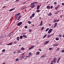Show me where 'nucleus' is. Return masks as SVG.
Here are the masks:
<instances>
[{
	"instance_id": "f257e3e1",
	"label": "nucleus",
	"mask_w": 64,
	"mask_h": 64,
	"mask_svg": "<svg viewBox=\"0 0 64 64\" xmlns=\"http://www.w3.org/2000/svg\"><path fill=\"white\" fill-rule=\"evenodd\" d=\"M6 37V35L5 34H4L1 36L0 37V38L2 39V38H4V37Z\"/></svg>"
},
{
	"instance_id": "f03ea898",
	"label": "nucleus",
	"mask_w": 64,
	"mask_h": 64,
	"mask_svg": "<svg viewBox=\"0 0 64 64\" xmlns=\"http://www.w3.org/2000/svg\"><path fill=\"white\" fill-rule=\"evenodd\" d=\"M24 57H25V56H21L19 58L20 59V60H22V59H24Z\"/></svg>"
},
{
	"instance_id": "7ed1b4c3",
	"label": "nucleus",
	"mask_w": 64,
	"mask_h": 64,
	"mask_svg": "<svg viewBox=\"0 0 64 64\" xmlns=\"http://www.w3.org/2000/svg\"><path fill=\"white\" fill-rule=\"evenodd\" d=\"M31 5L30 6V7L32 8H34L35 6V4H31Z\"/></svg>"
},
{
	"instance_id": "20e7f679",
	"label": "nucleus",
	"mask_w": 64,
	"mask_h": 64,
	"mask_svg": "<svg viewBox=\"0 0 64 64\" xmlns=\"http://www.w3.org/2000/svg\"><path fill=\"white\" fill-rule=\"evenodd\" d=\"M52 29H50V30H49L48 32V34H50L51 32H52Z\"/></svg>"
},
{
	"instance_id": "39448f33",
	"label": "nucleus",
	"mask_w": 64,
	"mask_h": 64,
	"mask_svg": "<svg viewBox=\"0 0 64 64\" xmlns=\"http://www.w3.org/2000/svg\"><path fill=\"white\" fill-rule=\"evenodd\" d=\"M22 24V22H19L17 24V26H20L21 25V24Z\"/></svg>"
},
{
	"instance_id": "423d86ee",
	"label": "nucleus",
	"mask_w": 64,
	"mask_h": 64,
	"mask_svg": "<svg viewBox=\"0 0 64 64\" xmlns=\"http://www.w3.org/2000/svg\"><path fill=\"white\" fill-rule=\"evenodd\" d=\"M12 34H13V33H12V32H10V33L9 34H8V36L10 37V36H11V35H12Z\"/></svg>"
},
{
	"instance_id": "0eeeda50",
	"label": "nucleus",
	"mask_w": 64,
	"mask_h": 64,
	"mask_svg": "<svg viewBox=\"0 0 64 64\" xmlns=\"http://www.w3.org/2000/svg\"><path fill=\"white\" fill-rule=\"evenodd\" d=\"M18 16V14H15V18H16V19L17 18Z\"/></svg>"
},
{
	"instance_id": "6e6552de",
	"label": "nucleus",
	"mask_w": 64,
	"mask_h": 64,
	"mask_svg": "<svg viewBox=\"0 0 64 64\" xmlns=\"http://www.w3.org/2000/svg\"><path fill=\"white\" fill-rule=\"evenodd\" d=\"M34 48V46H32L30 48H29L28 50H31V49H32V48Z\"/></svg>"
},
{
	"instance_id": "1a4fd4ad",
	"label": "nucleus",
	"mask_w": 64,
	"mask_h": 64,
	"mask_svg": "<svg viewBox=\"0 0 64 64\" xmlns=\"http://www.w3.org/2000/svg\"><path fill=\"white\" fill-rule=\"evenodd\" d=\"M57 22H56L54 24V27H56L57 26Z\"/></svg>"
},
{
	"instance_id": "9d476101",
	"label": "nucleus",
	"mask_w": 64,
	"mask_h": 64,
	"mask_svg": "<svg viewBox=\"0 0 64 64\" xmlns=\"http://www.w3.org/2000/svg\"><path fill=\"white\" fill-rule=\"evenodd\" d=\"M12 43L11 42L8 44H6V45H12Z\"/></svg>"
},
{
	"instance_id": "9b49d317",
	"label": "nucleus",
	"mask_w": 64,
	"mask_h": 64,
	"mask_svg": "<svg viewBox=\"0 0 64 64\" xmlns=\"http://www.w3.org/2000/svg\"><path fill=\"white\" fill-rule=\"evenodd\" d=\"M56 58H54L53 59L54 61V63H56Z\"/></svg>"
},
{
	"instance_id": "f8f14e48",
	"label": "nucleus",
	"mask_w": 64,
	"mask_h": 64,
	"mask_svg": "<svg viewBox=\"0 0 64 64\" xmlns=\"http://www.w3.org/2000/svg\"><path fill=\"white\" fill-rule=\"evenodd\" d=\"M40 54V52H37L36 53V54L37 55H39Z\"/></svg>"
},
{
	"instance_id": "ddd939ff",
	"label": "nucleus",
	"mask_w": 64,
	"mask_h": 64,
	"mask_svg": "<svg viewBox=\"0 0 64 64\" xmlns=\"http://www.w3.org/2000/svg\"><path fill=\"white\" fill-rule=\"evenodd\" d=\"M40 8V6L39 5H38L37 6V10H38L39 8Z\"/></svg>"
},
{
	"instance_id": "4468645a",
	"label": "nucleus",
	"mask_w": 64,
	"mask_h": 64,
	"mask_svg": "<svg viewBox=\"0 0 64 64\" xmlns=\"http://www.w3.org/2000/svg\"><path fill=\"white\" fill-rule=\"evenodd\" d=\"M60 60V58L58 57V59L57 62V63H58V62H59V60Z\"/></svg>"
},
{
	"instance_id": "2eb2a0df",
	"label": "nucleus",
	"mask_w": 64,
	"mask_h": 64,
	"mask_svg": "<svg viewBox=\"0 0 64 64\" xmlns=\"http://www.w3.org/2000/svg\"><path fill=\"white\" fill-rule=\"evenodd\" d=\"M15 9V8H13L10 10H9L10 12H11V11H13V10H14Z\"/></svg>"
},
{
	"instance_id": "dca6fc26",
	"label": "nucleus",
	"mask_w": 64,
	"mask_h": 64,
	"mask_svg": "<svg viewBox=\"0 0 64 64\" xmlns=\"http://www.w3.org/2000/svg\"><path fill=\"white\" fill-rule=\"evenodd\" d=\"M37 3V2H34L32 3H31L30 4H32L33 5H34V4H36V3Z\"/></svg>"
},
{
	"instance_id": "f3484780",
	"label": "nucleus",
	"mask_w": 64,
	"mask_h": 64,
	"mask_svg": "<svg viewBox=\"0 0 64 64\" xmlns=\"http://www.w3.org/2000/svg\"><path fill=\"white\" fill-rule=\"evenodd\" d=\"M26 8H27V7H24L22 8V9L21 10H24V9H26Z\"/></svg>"
},
{
	"instance_id": "a211bd4d",
	"label": "nucleus",
	"mask_w": 64,
	"mask_h": 64,
	"mask_svg": "<svg viewBox=\"0 0 64 64\" xmlns=\"http://www.w3.org/2000/svg\"><path fill=\"white\" fill-rule=\"evenodd\" d=\"M21 49L23 51L24 50H25V48H24L22 47L21 48Z\"/></svg>"
},
{
	"instance_id": "6ab92c4d",
	"label": "nucleus",
	"mask_w": 64,
	"mask_h": 64,
	"mask_svg": "<svg viewBox=\"0 0 64 64\" xmlns=\"http://www.w3.org/2000/svg\"><path fill=\"white\" fill-rule=\"evenodd\" d=\"M23 37L24 38H26L27 37V36L26 35H22Z\"/></svg>"
},
{
	"instance_id": "aec40b11",
	"label": "nucleus",
	"mask_w": 64,
	"mask_h": 64,
	"mask_svg": "<svg viewBox=\"0 0 64 64\" xmlns=\"http://www.w3.org/2000/svg\"><path fill=\"white\" fill-rule=\"evenodd\" d=\"M51 15H52V13H50L49 14H48V16H51Z\"/></svg>"
},
{
	"instance_id": "412c9836",
	"label": "nucleus",
	"mask_w": 64,
	"mask_h": 64,
	"mask_svg": "<svg viewBox=\"0 0 64 64\" xmlns=\"http://www.w3.org/2000/svg\"><path fill=\"white\" fill-rule=\"evenodd\" d=\"M50 8V6H48L46 7V8H47V9H48Z\"/></svg>"
},
{
	"instance_id": "4be33fe9",
	"label": "nucleus",
	"mask_w": 64,
	"mask_h": 64,
	"mask_svg": "<svg viewBox=\"0 0 64 64\" xmlns=\"http://www.w3.org/2000/svg\"><path fill=\"white\" fill-rule=\"evenodd\" d=\"M58 44H54L53 46H58Z\"/></svg>"
},
{
	"instance_id": "5701e85b",
	"label": "nucleus",
	"mask_w": 64,
	"mask_h": 64,
	"mask_svg": "<svg viewBox=\"0 0 64 64\" xmlns=\"http://www.w3.org/2000/svg\"><path fill=\"white\" fill-rule=\"evenodd\" d=\"M45 57V55H43V56H42L40 57V58H42H42H44V57Z\"/></svg>"
},
{
	"instance_id": "b1692460",
	"label": "nucleus",
	"mask_w": 64,
	"mask_h": 64,
	"mask_svg": "<svg viewBox=\"0 0 64 64\" xmlns=\"http://www.w3.org/2000/svg\"><path fill=\"white\" fill-rule=\"evenodd\" d=\"M34 15H35V14L34 13V14H32V16L33 17H34Z\"/></svg>"
},
{
	"instance_id": "393cba45",
	"label": "nucleus",
	"mask_w": 64,
	"mask_h": 64,
	"mask_svg": "<svg viewBox=\"0 0 64 64\" xmlns=\"http://www.w3.org/2000/svg\"><path fill=\"white\" fill-rule=\"evenodd\" d=\"M59 38H57L56 39V40H59Z\"/></svg>"
},
{
	"instance_id": "a878e982",
	"label": "nucleus",
	"mask_w": 64,
	"mask_h": 64,
	"mask_svg": "<svg viewBox=\"0 0 64 64\" xmlns=\"http://www.w3.org/2000/svg\"><path fill=\"white\" fill-rule=\"evenodd\" d=\"M28 23L29 24H30L31 23V22H30V21H28Z\"/></svg>"
},
{
	"instance_id": "bb28decb",
	"label": "nucleus",
	"mask_w": 64,
	"mask_h": 64,
	"mask_svg": "<svg viewBox=\"0 0 64 64\" xmlns=\"http://www.w3.org/2000/svg\"><path fill=\"white\" fill-rule=\"evenodd\" d=\"M17 40H19V37H18L17 38V39H16Z\"/></svg>"
},
{
	"instance_id": "cd10ccee",
	"label": "nucleus",
	"mask_w": 64,
	"mask_h": 64,
	"mask_svg": "<svg viewBox=\"0 0 64 64\" xmlns=\"http://www.w3.org/2000/svg\"><path fill=\"white\" fill-rule=\"evenodd\" d=\"M54 4L55 5H56L57 4V2H54Z\"/></svg>"
},
{
	"instance_id": "c85d7f7f",
	"label": "nucleus",
	"mask_w": 64,
	"mask_h": 64,
	"mask_svg": "<svg viewBox=\"0 0 64 64\" xmlns=\"http://www.w3.org/2000/svg\"><path fill=\"white\" fill-rule=\"evenodd\" d=\"M49 41H46V44H47V43H49Z\"/></svg>"
},
{
	"instance_id": "c756f323",
	"label": "nucleus",
	"mask_w": 64,
	"mask_h": 64,
	"mask_svg": "<svg viewBox=\"0 0 64 64\" xmlns=\"http://www.w3.org/2000/svg\"><path fill=\"white\" fill-rule=\"evenodd\" d=\"M49 28H48L46 30V32L47 31H48V30H49Z\"/></svg>"
},
{
	"instance_id": "7c9ffc66",
	"label": "nucleus",
	"mask_w": 64,
	"mask_h": 64,
	"mask_svg": "<svg viewBox=\"0 0 64 64\" xmlns=\"http://www.w3.org/2000/svg\"><path fill=\"white\" fill-rule=\"evenodd\" d=\"M24 28H28V26H24Z\"/></svg>"
},
{
	"instance_id": "2f4dec72",
	"label": "nucleus",
	"mask_w": 64,
	"mask_h": 64,
	"mask_svg": "<svg viewBox=\"0 0 64 64\" xmlns=\"http://www.w3.org/2000/svg\"><path fill=\"white\" fill-rule=\"evenodd\" d=\"M36 12H40V10H36Z\"/></svg>"
},
{
	"instance_id": "473e14b6",
	"label": "nucleus",
	"mask_w": 64,
	"mask_h": 64,
	"mask_svg": "<svg viewBox=\"0 0 64 64\" xmlns=\"http://www.w3.org/2000/svg\"><path fill=\"white\" fill-rule=\"evenodd\" d=\"M17 42L16 41H15V42H14V44H16Z\"/></svg>"
},
{
	"instance_id": "72a5a7b5",
	"label": "nucleus",
	"mask_w": 64,
	"mask_h": 64,
	"mask_svg": "<svg viewBox=\"0 0 64 64\" xmlns=\"http://www.w3.org/2000/svg\"><path fill=\"white\" fill-rule=\"evenodd\" d=\"M58 13H59V12L58 11L57 12H56V13H55V14H57Z\"/></svg>"
},
{
	"instance_id": "f704fd0d",
	"label": "nucleus",
	"mask_w": 64,
	"mask_h": 64,
	"mask_svg": "<svg viewBox=\"0 0 64 64\" xmlns=\"http://www.w3.org/2000/svg\"><path fill=\"white\" fill-rule=\"evenodd\" d=\"M44 27L43 26L42 27V28L41 30H43L44 29Z\"/></svg>"
},
{
	"instance_id": "c9c22d12",
	"label": "nucleus",
	"mask_w": 64,
	"mask_h": 64,
	"mask_svg": "<svg viewBox=\"0 0 64 64\" xmlns=\"http://www.w3.org/2000/svg\"><path fill=\"white\" fill-rule=\"evenodd\" d=\"M49 50H52V48H49Z\"/></svg>"
},
{
	"instance_id": "e433bc0d",
	"label": "nucleus",
	"mask_w": 64,
	"mask_h": 64,
	"mask_svg": "<svg viewBox=\"0 0 64 64\" xmlns=\"http://www.w3.org/2000/svg\"><path fill=\"white\" fill-rule=\"evenodd\" d=\"M20 39H21L22 38H23V36H20Z\"/></svg>"
},
{
	"instance_id": "4c0bfd02",
	"label": "nucleus",
	"mask_w": 64,
	"mask_h": 64,
	"mask_svg": "<svg viewBox=\"0 0 64 64\" xmlns=\"http://www.w3.org/2000/svg\"><path fill=\"white\" fill-rule=\"evenodd\" d=\"M46 36H47V34H45L43 37V38H45V37H46Z\"/></svg>"
},
{
	"instance_id": "58836bf2",
	"label": "nucleus",
	"mask_w": 64,
	"mask_h": 64,
	"mask_svg": "<svg viewBox=\"0 0 64 64\" xmlns=\"http://www.w3.org/2000/svg\"><path fill=\"white\" fill-rule=\"evenodd\" d=\"M59 50H60V48H57L56 50L57 51H59Z\"/></svg>"
},
{
	"instance_id": "ea45409f",
	"label": "nucleus",
	"mask_w": 64,
	"mask_h": 64,
	"mask_svg": "<svg viewBox=\"0 0 64 64\" xmlns=\"http://www.w3.org/2000/svg\"><path fill=\"white\" fill-rule=\"evenodd\" d=\"M19 60V59L18 58H16V61H18Z\"/></svg>"
},
{
	"instance_id": "a19ab883",
	"label": "nucleus",
	"mask_w": 64,
	"mask_h": 64,
	"mask_svg": "<svg viewBox=\"0 0 64 64\" xmlns=\"http://www.w3.org/2000/svg\"><path fill=\"white\" fill-rule=\"evenodd\" d=\"M21 17H22V16H20L19 17H18V18H19V19H20L21 18Z\"/></svg>"
},
{
	"instance_id": "79ce46f5",
	"label": "nucleus",
	"mask_w": 64,
	"mask_h": 64,
	"mask_svg": "<svg viewBox=\"0 0 64 64\" xmlns=\"http://www.w3.org/2000/svg\"><path fill=\"white\" fill-rule=\"evenodd\" d=\"M61 52L62 53H63V52H64V50H62L61 51Z\"/></svg>"
},
{
	"instance_id": "37998d69",
	"label": "nucleus",
	"mask_w": 64,
	"mask_h": 64,
	"mask_svg": "<svg viewBox=\"0 0 64 64\" xmlns=\"http://www.w3.org/2000/svg\"><path fill=\"white\" fill-rule=\"evenodd\" d=\"M56 22H57V20H54V22L55 23Z\"/></svg>"
},
{
	"instance_id": "c03bdc74",
	"label": "nucleus",
	"mask_w": 64,
	"mask_h": 64,
	"mask_svg": "<svg viewBox=\"0 0 64 64\" xmlns=\"http://www.w3.org/2000/svg\"><path fill=\"white\" fill-rule=\"evenodd\" d=\"M31 55H32V54L31 53V52H30L29 53V55L31 56Z\"/></svg>"
},
{
	"instance_id": "a18cd8bd",
	"label": "nucleus",
	"mask_w": 64,
	"mask_h": 64,
	"mask_svg": "<svg viewBox=\"0 0 64 64\" xmlns=\"http://www.w3.org/2000/svg\"><path fill=\"white\" fill-rule=\"evenodd\" d=\"M30 19H32V18H33V16H30Z\"/></svg>"
},
{
	"instance_id": "49530a36",
	"label": "nucleus",
	"mask_w": 64,
	"mask_h": 64,
	"mask_svg": "<svg viewBox=\"0 0 64 64\" xmlns=\"http://www.w3.org/2000/svg\"><path fill=\"white\" fill-rule=\"evenodd\" d=\"M21 52V50H19L18 51V53H20V52Z\"/></svg>"
},
{
	"instance_id": "de8ad7c7",
	"label": "nucleus",
	"mask_w": 64,
	"mask_h": 64,
	"mask_svg": "<svg viewBox=\"0 0 64 64\" xmlns=\"http://www.w3.org/2000/svg\"><path fill=\"white\" fill-rule=\"evenodd\" d=\"M59 6H60L59 5H58L56 7L58 8L59 7Z\"/></svg>"
},
{
	"instance_id": "09e8293b",
	"label": "nucleus",
	"mask_w": 64,
	"mask_h": 64,
	"mask_svg": "<svg viewBox=\"0 0 64 64\" xmlns=\"http://www.w3.org/2000/svg\"><path fill=\"white\" fill-rule=\"evenodd\" d=\"M25 3H26V2H24L22 3V4L23 5H24Z\"/></svg>"
},
{
	"instance_id": "8fccbe9b",
	"label": "nucleus",
	"mask_w": 64,
	"mask_h": 64,
	"mask_svg": "<svg viewBox=\"0 0 64 64\" xmlns=\"http://www.w3.org/2000/svg\"><path fill=\"white\" fill-rule=\"evenodd\" d=\"M59 36L60 37H62V35H61V34H60L59 35Z\"/></svg>"
},
{
	"instance_id": "3c124183",
	"label": "nucleus",
	"mask_w": 64,
	"mask_h": 64,
	"mask_svg": "<svg viewBox=\"0 0 64 64\" xmlns=\"http://www.w3.org/2000/svg\"><path fill=\"white\" fill-rule=\"evenodd\" d=\"M52 35H54V34H50V36H52Z\"/></svg>"
},
{
	"instance_id": "603ef678",
	"label": "nucleus",
	"mask_w": 64,
	"mask_h": 64,
	"mask_svg": "<svg viewBox=\"0 0 64 64\" xmlns=\"http://www.w3.org/2000/svg\"><path fill=\"white\" fill-rule=\"evenodd\" d=\"M43 25V24L40 23V26H41V25Z\"/></svg>"
},
{
	"instance_id": "864d4df0",
	"label": "nucleus",
	"mask_w": 64,
	"mask_h": 64,
	"mask_svg": "<svg viewBox=\"0 0 64 64\" xmlns=\"http://www.w3.org/2000/svg\"><path fill=\"white\" fill-rule=\"evenodd\" d=\"M5 7H6V6H4L2 8V9H3V8H5Z\"/></svg>"
},
{
	"instance_id": "5fc2aeb1",
	"label": "nucleus",
	"mask_w": 64,
	"mask_h": 64,
	"mask_svg": "<svg viewBox=\"0 0 64 64\" xmlns=\"http://www.w3.org/2000/svg\"><path fill=\"white\" fill-rule=\"evenodd\" d=\"M32 31V30L31 29H30V30H29V32H31Z\"/></svg>"
},
{
	"instance_id": "6e6d98bb",
	"label": "nucleus",
	"mask_w": 64,
	"mask_h": 64,
	"mask_svg": "<svg viewBox=\"0 0 64 64\" xmlns=\"http://www.w3.org/2000/svg\"><path fill=\"white\" fill-rule=\"evenodd\" d=\"M5 51V49H4L3 50H2V52H4V51Z\"/></svg>"
},
{
	"instance_id": "4d7b16f0",
	"label": "nucleus",
	"mask_w": 64,
	"mask_h": 64,
	"mask_svg": "<svg viewBox=\"0 0 64 64\" xmlns=\"http://www.w3.org/2000/svg\"><path fill=\"white\" fill-rule=\"evenodd\" d=\"M50 36H50L48 35V38H49V37H50Z\"/></svg>"
},
{
	"instance_id": "13d9d810",
	"label": "nucleus",
	"mask_w": 64,
	"mask_h": 64,
	"mask_svg": "<svg viewBox=\"0 0 64 64\" xmlns=\"http://www.w3.org/2000/svg\"><path fill=\"white\" fill-rule=\"evenodd\" d=\"M16 53V51H14L13 52V53H14V54H15Z\"/></svg>"
},
{
	"instance_id": "bf43d9fd",
	"label": "nucleus",
	"mask_w": 64,
	"mask_h": 64,
	"mask_svg": "<svg viewBox=\"0 0 64 64\" xmlns=\"http://www.w3.org/2000/svg\"><path fill=\"white\" fill-rule=\"evenodd\" d=\"M51 63H54V62L53 60L51 62Z\"/></svg>"
},
{
	"instance_id": "052dcab7",
	"label": "nucleus",
	"mask_w": 64,
	"mask_h": 64,
	"mask_svg": "<svg viewBox=\"0 0 64 64\" xmlns=\"http://www.w3.org/2000/svg\"><path fill=\"white\" fill-rule=\"evenodd\" d=\"M30 57V56H26V58H28V57Z\"/></svg>"
},
{
	"instance_id": "680f3d73",
	"label": "nucleus",
	"mask_w": 64,
	"mask_h": 64,
	"mask_svg": "<svg viewBox=\"0 0 64 64\" xmlns=\"http://www.w3.org/2000/svg\"><path fill=\"white\" fill-rule=\"evenodd\" d=\"M24 54H25V53H23L22 54V55H24Z\"/></svg>"
},
{
	"instance_id": "e2e57ef3",
	"label": "nucleus",
	"mask_w": 64,
	"mask_h": 64,
	"mask_svg": "<svg viewBox=\"0 0 64 64\" xmlns=\"http://www.w3.org/2000/svg\"><path fill=\"white\" fill-rule=\"evenodd\" d=\"M58 8L57 7L55 8V9H56V10H57Z\"/></svg>"
},
{
	"instance_id": "0e129e2a",
	"label": "nucleus",
	"mask_w": 64,
	"mask_h": 64,
	"mask_svg": "<svg viewBox=\"0 0 64 64\" xmlns=\"http://www.w3.org/2000/svg\"><path fill=\"white\" fill-rule=\"evenodd\" d=\"M50 8H51V9H52V8H53V6H52L50 7Z\"/></svg>"
},
{
	"instance_id": "69168bd1",
	"label": "nucleus",
	"mask_w": 64,
	"mask_h": 64,
	"mask_svg": "<svg viewBox=\"0 0 64 64\" xmlns=\"http://www.w3.org/2000/svg\"><path fill=\"white\" fill-rule=\"evenodd\" d=\"M62 5H64V3H62Z\"/></svg>"
},
{
	"instance_id": "338daca9",
	"label": "nucleus",
	"mask_w": 64,
	"mask_h": 64,
	"mask_svg": "<svg viewBox=\"0 0 64 64\" xmlns=\"http://www.w3.org/2000/svg\"><path fill=\"white\" fill-rule=\"evenodd\" d=\"M6 63L5 62H4L3 63H2V64H6Z\"/></svg>"
},
{
	"instance_id": "774afa93",
	"label": "nucleus",
	"mask_w": 64,
	"mask_h": 64,
	"mask_svg": "<svg viewBox=\"0 0 64 64\" xmlns=\"http://www.w3.org/2000/svg\"><path fill=\"white\" fill-rule=\"evenodd\" d=\"M62 37L64 38V34L63 35H62Z\"/></svg>"
}]
</instances>
